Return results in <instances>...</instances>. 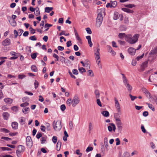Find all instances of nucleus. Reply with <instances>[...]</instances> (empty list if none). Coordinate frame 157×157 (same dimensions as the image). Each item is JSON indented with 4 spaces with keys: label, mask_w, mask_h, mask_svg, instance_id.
I'll return each mask as SVG.
<instances>
[{
    "label": "nucleus",
    "mask_w": 157,
    "mask_h": 157,
    "mask_svg": "<svg viewBox=\"0 0 157 157\" xmlns=\"http://www.w3.org/2000/svg\"><path fill=\"white\" fill-rule=\"evenodd\" d=\"M99 13L96 20V25L97 27L99 28L101 25L103 21V15H105V11L104 9L99 10L98 11Z\"/></svg>",
    "instance_id": "nucleus-1"
},
{
    "label": "nucleus",
    "mask_w": 157,
    "mask_h": 157,
    "mask_svg": "<svg viewBox=\"0 0 157 157\" xmlns=\"http://www.w3.org/2000/svg\"><path fill=\"white\" fill-rule=\"evenodd\" d=\"M139 37V35L136 34L133 36L131 34H128L125 38V40L130 44H134L136 43Z\"/></svg>",
    "instance_id": "nucleus-2"
},
{
    "label": "nucleus",
    "mask_w": 157,
    "mask_h": 157,
    "mask_svg": "<svg viewBox=\"0 0 157 157\" xmlns=\"http://www.w3.org/2000/svg\"><path fill=\"white\" fill-rule=\"evenodd\" d=\"M61 121H57L56 122H55L54 121L53 122V127L54 129L56 131H59L62 128L61 125Z\"/></svg>",
    "instance_id": "nucleus-3"
},
{
    "label": "nucleus",
    "mask_w": 157,
    "mask_h": 157,
    "mask_svg": "<svg viewBox=\"0 0 157 157\" xmlns=\"http://www.w3.org/2000/svg\"><path fill=\"white\" fill-rule=\"evenodd\" d=\"M114 101L115 107L117 109V111L118 113H120V114H121V110L120 104L116 98H114Z\"/></svg>",
    "instance_id": "nucleus-4"
},
{
    "label": "nucleus",
    "mask_w": 157,
    "mask_h": 157,
    "mask_svg": "<svg viewBox=\"0 0 157 157\" xmlns=\"http://www.w3.org/2000/svg\"><path fill=\"white\" fill-rule=\"evenodd\" d=\"M73 104L72 106L73 107L75 106L79 102V100L78 97L76 95L73 98L72 100Z\"/></svg>",
    "instance_id": "nucleus-5"
},
{
    "label": "nucleus",
    "mask_w": 157,
    "mask_h": 157,
    "mask_svg": "<svg viewBox=\"0 0 157 157\" xmlns=\"http://www.w3.org/2000/svg\"><path fill=\"white\" fill-rule=\"evenodd\" d=\"M27 145L29 147H32L33 145V142L30 136H27L26 138Z\"/></svg>",
    "instance_id": "nucleus-6"
},
{
    "label": "nucleus",
    "mask_w": 157,
    "mask_h": 157,
    "mask_svg": "<svg viewBox=\"0 0 157 157\" xmlns=\"http://www.w3.org/2000/svg\"><path fill=\"white\" fill-rule=\"evenodd\" d=\"M136 50L134 48L131 47L128 50V53L131 55L133 56L135 54Z\"/></svg>",
    "instance_id": "nucleus-7"
},
{
    "label": "nucleus",
    "mask_w": 157,
    "mask_h": 157,
    "mask_svg": "<svg viewBox=\"0 0 157 157\" xmlns=\"http://www.w3.org/2000/svg\"><path fill=\"white\" fill-rule=\"evenodd\" d=\"M2 45L5 46H8L10 44V40L9 38H6L2 41Z\"/></svg>",
    "instance_id": "nucleus-8"
},
{
    "label": "nucleus",
    "mask_w": 157,
    "mask_h": 157,
    "mask_svg": "<svg viewBox=\"0 0 157 157\" xmlns=\"http://www.w3.org/2000/svg\"><path fill=\"white\" fill-rule=\"evenodd\" d=\"M148 61H146L143 63L140 66V71H144L145 68L147 67Z\"/></svg>",
    "instance_id": "nucleus-9"
},
{
    "label": "nucleus",
    "mask_w": 157,
    "mask_h": 157,
    "mask_svg": "<svg viewBox=\"0 0 157 157\" xmlns=\"http://www.w3.org/2000/svg\"><path fill=\"white\" fill-rule=\"evenodd\" d=\"M18 124L16 121L12 122L11 124V126L13 129L14 130L17 129L18 128Z\"/></svg>",
    "instance_id": "nucleus-10"
},
{
    "label": "nucleus",
    "mask_w": 157,
    "mask_h": 157,
    "mask_svg": "<svg viewBox=\"0 0 157 157\" xmlns=\"http://www.w3.org/2000/svg\"><path fill=\"white\" fill-rule=\"evenodd\" d=\"M74 29L76 39L79 42L81 41V40L79 37L76 29L75 28H74Z\"/></svg>",
    "instance_id": "nucleus-11"
},
{
    "label": "nucleus",
    "mask_w": 157,
    "mask_h": 157,
    "mask_svg": "<svg viewBox=\"0 0 157 157\" xmlns=\"http://www.w3.org/2000/svg\"><path fill=\"white\" fill-rule=\"evenodd\" d=\"M25 149V147L22 145H19L18 147V149L17 151L19 152H22L24 151Z\"/></svg>",
    "instance_id": "nucleus-12"
},
{
    "label": "nucleus",
    "mask_w": 157,
    "mask_h": 157,
    "mask_svg": "<svg viewBox=\"0 0 157 157\" xmlns=\"http://www.w3.org/2000/svg\"><path fill=\"white\" fill-rule=\"evenodd\" d=\"M121 10L124 12L127 13H133V12L132 10L126 8H121Z\"/></svg>",
    "instance_id": "nucleus-13"
},
{
    "label": "nucleus",
    "mask_w": 157,
    "mask_h": 157,
    "mask_svg": "<svg viewBox=\"0 0 157 157\" xmlns=\"http://www.w3.org/2000/svg\"><path fill=\"white\" fill-rule=\"evenodd\" d=\"M19 123L21 125H23L25 124V119L24 117H21L19 118Z\"/></svg>",
    "instance_id": "nucleus-14"
},
{
    "label": "nucleus",
    "mask_w": 157,
    "mask_h": 157,
    "mask_svg": "<svg viewBox=\"0 0 157 157\" xmlns=\"http://www.w3.org/2000/svg\"><path fill=\"white\" fill-rule=\"evenodd\" d=\"M100 48L98 46L97 48L94 49V55H100Z\"/></svg>",
    "instance_id": "nucleus-15"
},
{
    "label": "nucleus",
    "mask_w": 157,
    "mask_h": 157,
    "mask_svg": "<svg viewBox=\"0 0 157 157\" xmlns=\"http://www.w3.org/2000/svg\"><path fill=\"white\" fill-rule=\"evenodd\" d=\"M4 101L7 103L11 104L12 103L13 100L10 98H6L4 99Z\"/></svg>",
    "instance_id": "nucleus-16"
},
{
    "label": "nucleus",
    "mask_w": 157,
    "mask_h": 157,
    "mask_svg": "<svg viewBox=\"0 0 157 157\" xmlns=\"http://www.w3.org/2000/svg\"><path fill=\"white\" fill-rule=\"evenodd\" d=\"M2 116L5 120H7L9 116V114L7 112H4L2 114Z\"/></svg>",
    "instance_id": "nucleus-17"
},
{
    "label": "nucleus",
    "mask_w": 157,
    "mask_h": 157,
    "mask_svg": "<svg viewBox=\"0 0 157 157\" xmlns=\"http://www.w3.org/2000/svg\"><path fill=\"white\" fill-rule=\"evenodd\" d=\"M121 74L122 76V79L124 85L128 83V80L124 75L122 73H121Z\"/></svg>",
    "instance_id": "nucleus-18"
},
{
    "label": "nucleus",
    "mask_w": 157,
    "mask_h": 157,
    "mask_svg": "<svg viewBox=\"0 0 157 157\" xmlns=\"http://www.w3.org/2000/svg\"><path fill=\"white\" fill-rule=\"evenodd\" d=\"M120 113H117L114 114V117L115 118L116 121H117L116 123H120L121 122V119L118 118L117 115H119Z\"/></svg>",
    "instance_id": "nucleus-19"
},
{
    "label": "nucleus",
    "mask_w": 157,
    "mask_h": 157,
    "mask_svg": "<svg viewBox=\"0 0 157 157\" xmlns=\"http://www.w3.org/2000/svg\"><path fill=\"white\" fill-rule=\"evenodd\" d=\"M143 91L145 94H149V99H151L152 98V97L151 96V94L145 88H143Z\"/></svg>",
    "instance_id": "nucleus-20"
},
{
    "label": "nucleus",
    "mask_w": 157,
    "mask_h": 157,
    "mask_svg": "<svg viewBox=\"0 0 157 157\" xmlns=\"http://www.w3.org/2000/svg\"><path fill=\"white\" fill-rule=\"evenodd\" d=\"M61 146V143L60 141H58L56 146V149L57 151H59L60 150Z\"/></svg>",
    "instance_id": "nucleus-21"
},
{
    "label": "nucleus",
    "mask_w": 157,
    "mask_h": 157,
    "mask_svg": "<svg viewBox=\"0 0 157 157\" xmlns=\"http://www.w3.org/2000/svg\"><path fill=\"white\" fill-rule=\"evenodd\" d=\"M119 17V14L117 12H115L114 14L113 19L114 20H116L118 19Z\"/></svg>",
    "instance_id": "nucleus-22"
},
{
    "label": "nucleus",
    "mask_w": 157,
    "mask_h": 157,
    "mask_svg": "<svg viewBox=\"0 0 157 157\" xmlns=\"http://www.w3.org/2000/svg\"><path fill=\"white\" fill-rule=\"evenodd\" d=\"M157 52V47H155L149 53L150 55H154L156 54Z\"/></svg>",
    "instance_id": "nucleus-23"
},
{
    "label": "nucleus",
    "mask_w": 157,
    "mask_h": 157,
    "mask_svg": "<svg viewBox=\"0 0 157 157\" xmlns=\"http://www.w3.org/2000/svg\"><path fill=\"white\" fill-rule=\"evenodd\" d=\"M53 9V7H46L45 8V12L49 13Z\"/></svg>",
    "instance_id": "nucleus-24"
},
{
    "label": "nucleus",
    "mask_w": 157,
    "mask_h": 157,
    "mask_svg": "<svg viewBox=\"0 0 157 157\" xmlns=\"http://www.w3.org/2000/svg\"><path fill=\"white\" fill-rule=\"evenodd\" d=\"M102 114L105 117H108L109 116V113L107 111H104L101 112Z\"/></svg>",
    "instance_id": "nucleus-25"
},
{
    "label": "nucleus",
    "mask_w": 157,
    "mask_h": 157,
    "mask_svg": "<svg viewBox=\"0 0 157 157\" xmlns=\"http://www.w3.org/2000/svg\"><path fill=\"white\" fill-rule=\"evenodd\" d=\"M66 103L69 106L71 105V104H73L72 100L71 98L68 99Z\"/></svg>",
    "instance_id": "nucleus-26"
},
{
    "label": "nucleus",
    "mask_w": 157,
    "mask_h": 157,
    "mask_svg": "<svg viewBox=\"0 0 157 157\" xmlns=\"http://www.w3.org/2000/svg\"><path fill=\"white\" fill-rule=\"evenodd\" d=\"M124 85L127 88L128 90L129 91L131 92L132 89V86L128 83L124 84Z\"/></svg>",
    "instance_id": "nucleus-27"
},
{
    "label": "nucleus",
    "mask_w": 157,
    "mask_h": 157,
    "mask_svg": "<svg viewBox=\"0 0 157 157\" xmlns=\"http://www.w3.org/2000/svg\"><path fill=\"white\" fill-rule=\"evenodd\" d=\"M110 2L111 3L110 8H111L112 7L113 8H115L117 6V3L116 1H111Z\"/></svg>",
    "instance_id": "nucleus-28"
},
{
    "label": "nucleus",
    "mask_w": 157,
    "mask_h": 157,
    "mask_svg": "<svg viewBox=\"0 0 157 157\" xmlns=\"http://www.w3.org/2000/svg\"><path fill=\"white\" fill-rule=\"evenodd\" d=\"M31 68L33 71L36 72L38 71L37 68L35 65H32Z\"/></svg>",
    "instance_id": "nucleus-29"
},
{
    "label": "nucleus",
    "mask_w": 157,
    "mask_h": 157,
    "mask_svg": "<svg viewBox=\"0 0 157 157\" xmlns=\"http://www.w3.org/2000/svg\"><path fill=\"white\" fill-rule=\"evenodd\" d=\"M126 35L125 33H120L118 34V37L120 39H122L125 37H126Z\"/></svg>",
    "instance_id": "nucleus-30"
},
{
    "label": "nucleus",
    "mask_w": 157,
    "mask_h": 157,
    "mask_svg": "<svg viewBox=\"0 0 157 157\" xmlns=\"http://www.w3.org/2000/svg\"><path fill=\"white\" fill-rule=\"evenodd\" d=\"M47 137L45 136H44L42 137L41 139V144H44L45 143V142L46 141Z\"/></svg>",
    "instance_id": "nucleus-31"
},
{
    "label": "nucleus",
    "mask_w": 157,
    "mask_h": 157,
    "mask_svg": "<svg viewBox=\"0 0 157 157\" xmlns=\"http://www.w3.org/2000/svg\"><path fill=\"white\" fill-rule=\"evenodd\" d=\"M116 124L119 129L120 130H121L122 128V127L121 126L122 123L121 122L120 123H116Z\"/></svg>",
    "instance_id": "nucleus-32"
},
{
    "label": "nucleus",
    "mask_w": 157,
    "mask_h": 157,
    "mask_svg": "<svg viewBox=\"0 0 157 157\" xmlns=\"http://www.w3.org/2000/svg\"><path fill=\"white\" fill-rule=\"evenodd\" d=\"M30 109L28 107H27L22 109L23 112L25 114L27 113L29 111Z\"/></svg>",
    "instance_id": "nucleus-33"
},
{
    "label": "nucleus",
    "mask_w": 157,
    "mask_h": 157,
    "mask_svg": "<svg viewBox=\"0 0 157 157\" xmlns=\"http://www.w3.org/2000/svg\"><path fill=\"white\" fill-rule=\"evenodd\" d=\"M146 104L148 105V107L151 109L152 111H155V109L153 107L152 104H150L147 102L146 103Z\"/></svg>",
    "instance_id": "nucleus-34"
},
{
    "label": "nucleus",
    "mask_w": 157,
    "mask_h": 157,
    "mask_svg": "<svg viewBox=\"0 0 157 157\" xmlns=\"http://www.w3.org/2000/svg\"><path fill=\"white\" fill-rule=\"evenodd\" d=\"M124 6L126 8H132L135 7L136 6L134 4H129L125 5H124Z\"/></svg>",
    "instance_id": "nucleus-35"
},
{
    "label": "nucleus",
    "mask_w": 157,
    "mask_h": 157,
    "mask_svg": "<svg viewBox=\"0 0 157 157\" xmlns=\"http://www.w3.org/2000/svg\"><path fill=\"white\" fill-rule=\"evenodd\" d=\"M0 131L3 132L5 133H8L10 131L8 129L5 128H2L0 129Z\"/></svg>",
    "instance_id": "nucleus-36"
},
{
    "label": "nucleus",
    "mask_w": 157,
    "mask_h": 157,
    "mask_svg": "<svg viewBox=\"0 0 157 157\" xmlns=\"http://www.w3.org/2000/svg\"><path fill=\"white\" fill-rule=\"evenodd\" d=\"M20 8L19 7H18L17 10L15 11L14 13L19 15L20 13Z\"/></svg>",
    "instance_id": "nucleus-37"
},
{
    "label": "nucleus",
    "mask_w": 157,
    "mask_h": 157,
    "mask_svg": "<svg viewBox=\"0 0 157 157\" xmlns=\"http://www.w3.org/2000/svg\"><path fill=\"white\" fill-rule=\"evenodd\" d=\"M78 70L81 74H82L83 72H86V70L83 67L79 68Z\"/></svg>",
    "instance_id": "nucleus-38"
},
{
    "label": "nucleus",
    "mask_w": 157,
    "mask_h": 157,
    "mask_svg": "<svg viewBox=\"0 0 157 157\" xmlns=\"http://www.w3.org/2000/svg\"><path fill=\"white\" fill-rule=\"evenodd\" d=\"M38 53L37 52L33 53L31 55V57L32 59H35Z\"/></svg>",
    "instance_id": "nucleus-39"
},
{
    "label": "nucleus",
    "mask_w": 157,
    "mask_h": 157,
    "mask_svg": "<svg viewBox=\"0 0 157 157\" xmlns=\"http://www.w3.org/2000/svg\"><path fill=\"white\" fill-rule=\"evenodd\" d=\"M96 98H98L100 97V94L98 90H96L94 92Z\"/></svg>",
    "instance_id": "nucleus-40"
},
{
    "label": "nucleus",
    "mask_w": 157,
    "mask_h": 157,
    "mask_svg": "<svg viewBox=\"0 0 157 157\" xmlns=\"http://www.w3.org/2000/svg\"><path fill=\"white\" fill-rule=\"evenodd\" d=\"M69 126L70 129L71 130H73L74 128L73 124L71 121H70L69 122Z\"/></svg>",
    "instance_id": "nucleus-41"
},
{
    "label": "nucleus",
    "mask_w": 157,
    "mask_h": 157,
    "mask_svg": "<svg viewBox=\"0 0 157 157\" xmlns=\"http://www.w3.org/2000/svg\"><path fill=\"white\" fill-rule=\"evenodd\" d=\"M36 11L35 12V14L36 16H37L38 15H39L40 14V13L39 8L38 7H37L36 8Z\"/></svg>",
    "instance_id": "nucleus-42"
},
{
    "label": "nucleus",
    "mask_w": 157,
    "mask_h": 157,
    "mask_svg": "<svg viewBox=\"0 0 157 157\" xmlns=\"http://www.w3.org/2000/svg\"><path fill=\"white\" fill-rule=\"evenodd\" d=\"M57 140V137L56 136H54L52 138V141L54 144H55L56 143Z\"/></svg>",
    "instance_id": "nucleus-43"
},
{
    "label": "nucleus",
    "mask_w": 157,
    "mask_h": 157,
    "mask_svg": "<svg viewBox=\"0 0 157 157\" xmlns=\"http://www.w3.org/2000/svg\"><path fill=\"white\" fill-rule=\"evenodd\" d=\"M47 129L48 131L50 130V125L48 123H46L45 124Z\"/></svg>",
    "instance_id": "nucleus-44"
},
{
    "label": "nucleus",
    "mask_w": 157,
    "mask_h": 157,
    "mask_svg": "<svg viewBox=\"0 0 157 157\" xmlns=\"http://www.w3.org/2000/svg\"><path fill=\"white\" fill-rule=\"evenodd\" d=\"M34 84L35 86V89H36L39 86L38 82L37 80H35V82L34 83Z\"/></svg>",
    "instance_id": "nucleus-45"
},
{
    "label": "nucleus",
    "mask_w": 157,
    "mask_h": 157,
    "mask_svg": "<svg viewBox=\"0 0 157 157\" xmlns=\"http://www.w3.org/2000/svg\"><path fill=\"white\" fill-rule=\"evenodd\" d=\"M86 30L88 34H91L92 33V31L90 28H86Z\"/></svg>",
    "instance_id": "nucleus-46"
},
{
    "label": "nucleus",
    "mask_w": 157,
    "mask_h": 157,
    "mask_svg": "<svg viewBox=\"0 0 157 157\" xmlns=\"http://www.w3.org/2000/svg\"><path fill=\"white\" fill-rule=\"evenodd\" d=\"M29 103L27 102H25L21 104L20 106L21 107H24L25 106L29 105Z\"/></svg>",
    "instance_id": "nucleus-47"
},
{
    "label": "nucleus",
    "mask_w": 157,
    "mask_h": 157,
    "mask_svg": "<svg viewBox=\"0 0 157 157\" xmlns=\"http://www.w3.org/2000/svg\"><path fill=\"white\" fill-rule=\"evenodd\" d=\"M109 124L112 126L113 130L114 132H115V130L116 129V127L115 125L113 123H110Z\"/></svg>",
    "instance_id": "nucleus-48"
},
{
    "label": "nucleus",
    "mask_w": 157,
    "mask_h": 157,
    "mask_svg": "<svg viewBox=\"0 0 157 157\" xmlns=\"http://www.w3.org/2000/svg\"><path fill=\"white\" fill-rule=\"evenodd\" d=\"M66 109V106L64 104L60 106V109L62 111H64Z\"/></svg>",
    "instance_id": "nucleus-49"
},
{
    "label": "nucleus",
    "mask_w": 157,
    "mask_h": 157,
    "mask_svg": "<svg viewBox=\"0 0 157 157\" xmlns=\"http://www.w3.org/2000/svg\"><path fill=\"white\" fill-rule=\"evenodd\" d=\"M29 39L32 40H36L37 39L35 36H31L29 37Z\"/></svg>",
    "instance_id": "nucleus-50"
},
{
    "label": "nucleus",
    "mask_w": 157,
    "mask_h": 157,
    "mask_svg": "<svg viewBox=\"0 0 157 157\" xmlns=\"http://www.w3.org/2000/svg\"><path fill=\"white\" fill-rule=\"evenodd\" d=\"M1 139H4L6 141L11 140V139L10 138L4 136H2L1 137Z\"/></svg>",
    "instance_id": "nucleus-51"
},
{
    "label": "nucleus",
    "mask_w": 157,
    "mask_h": 157,
    "mask_svg": "<svg viewBox=\"0 0 157 157\" xmlns=\"http://www.w3.org/2000/svg\"><path fill=\"white\" fill-rule=\"evenodd\" d=\"M88 72L89 75H90L91 76H94V74L92 70H90L88 71Z\"/></svg>",
    "instance_id": "nucleus-52"
},
{
    "label": "nucleus",
    "mask_w": 157,
    "mask_h": 157,
    "mask_svg": "<svg viewBox=\"0 0 157 157\" xmlns=\"http://www.w3.org/2000/svg\"><path fill=\"white\" fill-rule=\"evenodd\" d=\"M93 150V147H87L86 150V152H89L90 151H91Z\"/></svg>",
    "instance_id": "nucleus-53"
},
{
    "label": "nucleus",
    "mask_w": 157,
    "mask_h": 157,
    "mask_svg": "<svg viewBox=\"0 0 157 157\" xmlns=\"http://www.w3.org/2000/svg\"><path fill=\"white\" fill-rule=\"evenodd\" d=\"M141 128L142 131L144 133H145L146 132V130H145L144 125L143 124H141Z\"/></svg>",
    "instance_id": "nucleus-54"
},
{
    "label": "nucleus",
    "mask_w": 157,
    "mask_h": 157,
    "mask_svg": "<svg viewBox=\"0 0 157 157\" xmlns=\"http://www.w3.org/2000/svg\"><path fill=\"white\" fill-rule=\"evenodd\" d=\"M106 47L108 50L109 52H111L113 50L112 47L109 45H107L106 46Z\"/></svg>",
    "instance_id": "nucleus-55"
},
{
    "label": "nucleus",
    "mask_w": 157,
    "mask_h": 157,
    "mask_svg": "<svg viewBox=\"0 0 157 157\" xmlns=\"http://www.w3.org/2000/svg\"><path fill=\"white\" fill-rule=\"evenodd\" d=\"M118 42L121 45H124L125 43V42L124 41H123L121 40L118 41Z\"/></svg>",
    "instance_id": "nucleus-56"
},
{
    "label": "nucleus",
    "mask_w": 157,
    "mask_h": 157,
    "mask_svg": "<svg viewBox=\"0 0 157 157\" xmlns=\"http://www.w3.org/2000/svg\"><path fill=\"white\" fill-rule=\"evenodd\" d=\"M97 104L100 106L101 107L102 105L101 104V102L100 101V100L98 98L97 100Z\"/></svg>",
    "instance_id": "nucleus-57"
},
{
    "label": "nucleus",
    "mask_w": 157,
    "mask_h": 157,
    "mask_svg": "<svg viewBox=\"0 0 157 157\" xmlns=\"http://www.w3.org/2000/svg\"><path fill=\"white\" fill-rule=\"evenodd\" d=\"M144 55V53H143L141 56L137 57L136 58V60L138 61L140 59H141L143 57Z\"/></svg>",
    "instance_id": "nucleus-58"
},
{
    "label": "nucleus",
    "mask_w": 157,
    "mask_h": 157,
    "mask_svg": "<svg viewBox=\"0 0 157 157\" xmlns=\"http://www.w3.org/2000/svg\"><path fill=\"white\" fill-rule=\"evenodd\" d=\"M53 56L54 58H56V61H59V57L55 53H54V54H53Z\"/></svg>",
    "instance_id": "nucleus-59"
},
{
    "label": "nucleus",
    "mask_w": 157,
    "mask_h": 157,
    "mask_svg": "<svg viewBox=\"0 0 157 157\" xmlns=\"http://www.w3.org/2000/svg\"><path fill=\"white\" fill-rule=\"evenodd\" d=\"M66 44L67 47H69L72 45L71 41V40H69L67 42Z\"/></svg>",
    "instance_id": "nucleus-60"
},
{
    "label": "nucleus",
    "mask_w": 157,
    "mask_h": 157,
    "mask_svg": "<svg viewBox=\"0 0 157 157\" xmlns=\"http://www.w3.org/2000/svg\"><path fill=\"white\" fill-rule=\"evenodd\" d=\"M72 72L74 75H77L78 74V70L76 69H74L73 70Z\"/></svg>",
    "instance_id": "nucleus-61"
},
{
    "label": "nucleus",
    "mask_w": 157,
    "mask_h": 157,
    "mask_svg": "<svg viewBox=\"0 0 157 157\" xmlns=\"http://www.w3.org/2000/svg\"><path fill=\"white\" fill-rule=\"evenodd\" d=\"M25 77V75H19L18 76V78L20 79H22Z\"/></svg>",
    "instance_id": "nucleus-62"
},
{
    "label": "nucleus",
    "mask_w": 157,
    "mask_h": 157,
    "mask_svg": "<svg viewBox=\"0 0 157 157\" xmlns=\"http://www.w3.org/2000/svg\"><path fill=\"white\" fill-rule=\"evenodd\" d=\"M129 96L130 98H131V99L132 101H134L136 98L137 97L136 96H132L131 94H129Z\"/></svg>",
    "instance_id": "nucleus-63"
},
{
    "label": "nucleus",
    "mask_w": 157,
    "mask_h": 157,
    "mask_svg": "<svg viewBox=\"0 0 157 157\" xmlns=\"http://www.w3.org/2000/svg\"><path fill=\"white\" fill-rule=\"evenodd\" d=\"M10 24L13 26H15L16 25V23L14 20H13Z\"/></svg>",
    "instance_id": "nucleus-64"
}]
</instances>
